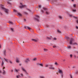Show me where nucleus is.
<instances>
[{
    "label": "nucleus",
    "mask_w": 78,
    "mask_h": 78,
    "mask_svg": "<svg viewBox=\"0 0 78 78\" xmlns=\"http://www.w3.org/2000/svg\"><path fill=\"white\" fill-rule=\"evenodd\" d=\"M76 22L77 23H78V20H76Z\"/></svg>",
    "instance_id": "52"
},
{
    "label": "nucleus",
    "mask_w": 78,
    "mask_h": 78,
    "mask_svg": "<svg viewBox=\"0 0 78 78\" xmlns=\"http://www.w3.org/2000/svg\"><path fill=\"white\" fill-rule=\"evenodd\" d=\"M68 48H69V49H70V48H72V47L70 46H68Z\"/></svg>",
    "instance_id": "24"
},
{
    "label": "nucleus",
    "mask_w": 78,
    "mask_h": 78,
    "mask_svg": "<svg viewBox=\"0 0 78 78\" xmlns=\"http://www.w3.org/2000/svg\"><path fill=\"white\" fill-rule=\"evenodd\" d=\"M41 7H42V6H41V5H38V8H41Z\"/></svg>",
    "instance_id": "30"
},
{
    "label": "nucleus",
    "mask_w": 78,
    "mask_h": 78,
    "mask_svg": "<svg viewBox=\"0 0 78 78\" xmlns=\"http://www.w3.org/2000/svg\"><path fill=\"white\" fill-rule=\"evenodd\" d=\"M48 69H51L52 70L55 69V68L53 67L52 65H49V66L48 67Z\"/></svg>",
    "instance_id": "6"
},
{
    "label": "nucleus",
    "mask_w": 78,
    "mask_h": 78,
    "mask_svg": "<svg viewBox=\"0 0 78 78\" xmlns=\"http://www.w3.org/2000/svg\"><path fill=\"white\" fill-rule=\"evenodd\" d=\"M3 75H5V74H6V71H5V70H3Z\"/></svg>",
    "instance_id": "16"
},
{
    "label": "nucleus",
    "mask_w": 78,
    "mask_h": 78,
    "mask_svg": "<svg viewBox=\"0 0 78 78\" xmlns=\"http://www.w3.org/2000/svg\"><path fill=\"white\" fill-rule=\"evenodd\" d=\"M40 78H45V76H40L39 77Z\"/></svg>",
    "instance_id": "19"
},
{
    "label": "nucleus",
    "mask_w": 78,
    "mask_h": 78,
    "mask_svg": "<svg viewBox=\"0 0 78 78\" xmlns=\"http://www.w3.org/2000/svg\"><path fill=\"white\" fill-rule=\"evenodd\" d=\"M20 75H17L16 76V78H20Z\"/></svg>",
    "instance_id": "29"
},
{
    "label": "nucleus",
    "mask_w": 78,
    "mask_h": 78,
    "mask_svg": "<svg viewBox=\"0 0 78 78\" xmlns=\"http://www.w3.org/2000/svg\"><path fill=\"white\" fill-rule=\"evenodd\" d=\"M49 25H46V28H48V27H49Z\"/></svg>",
    "instance_id": "33"
},
{
    "label": "nucleus",
    "mask_w": 78,
    "mask_h": 78,
    "mask_svg": "<svg viewBox=\"0 0 78 78\" xmlns=\"http://www.w3.org/2000/svg\"><path fill=\"white\" fill-rule=\"evenodd\" d=\"M72 1L73 2V1H74V0H72Z\"/></svg>",
    "instance_id": "61"
},
{
    "label": "nucleus",
    "mask_w": 78,
    "mask_h": 78,
    "mask_svg": "<svg viewBox=\"0 0 78 78\" xmlns=\"http://www.w3.org/2000/svg\"><path fill=\"white\" fill-rule=\"evenodd\" d=\"M9 63H10V64H12V62H11L10 60L9 61Z\"/></svg>",
    "instance_id": "42"
},
{
    "label": "nucleus",
    "mask_w": 78,
    "mask_h": 78,
    "mask_svg": "<svg viewBox=\"0 0 78 78\" xmlns=\"http://www.w3.org/2000/svg\"><path fill=\"white\" fill-rule=\"evenodd\" d=\"M25 14H28V13H26Z\"/></svg>",
    "instance_id": "59"
},
{
    "label": "nucleus",
    "mask_w": 78,
    "mask_h": 78,
    "mask_svg": "<svg viewBox=\"0 0 78 78\" xmlns=\"http://www.w3.org/2000/svg\"><path fill=\"white\" fill-rule=\"evenodd\" d=\"M50 65H48L47 64H46L45 65V67H49Z\"/></svg>",
    "instance_id": "21"
},
{
    "label": "nucleus",
    "mask_w": 78,
    "mask_h": 78,
    "mask_svg": "<svg viewBox=\"0 0 78 78\" xmlns=\"http://www.w3.org/2000/svg\"><path fill=\"white\" fill-rule=\"evenodd\" d=\"M46 14H47V15H48V14H49V12H46Z\"/></svg>",
    "instance_id": "41"
},
{
    "label": "nucleus",
    "mask_w": 78,
    "mask_h": 78,
    "mask_svg": "<svg viewBox=\"0 0 78 78\" xmlns=\"http://www.w3.org/2000/svg\"><path fill=\"white\" fill-rule=\"evenodd\" d=\"M18 15L19 16H22V14H21L20 13H18Z\"/></svg>",
    "instance_id": "14"
},
{
    "label": "nucleus",
    "mask_w": 78,
    "mask_h": 78,
    "mask_svg": "<svg viewBox=\"0 0 78 78\" xmlns=\"http://www.w3.org/2000/svg\"><path fill=\"white\" fill-rule=\"evenodd\" d=\"M55 65H56V66H58V63H57V62H55Z\"/></svg>",
    "instance_id": "40"
},
{
    "label": "nucleus",
    "mask_w": 78,
    "mask_h": 78,
    "mask_svg": "<svg viewBox=\"0 0 78 78\" xmlns=\"http://www.w3.org/2000/svg\"><path fill=\"white\" fill-rule=\"evenodd\" d=\"M73 48H75V47H73Z\"/></svg>",
    "instance_id": "58"
},
{
    "label": "nucleus",
    "mask_w": 78,
    "mask_h": 78,
    "mask_svg": "<svg viewBox=\"0 0 78 78\" xmlns=\"http://www.w3.org/2000/svg\"><path fill=\"white\" fill-rule=\"evenodd\" d=\"M15 70L16 72H19L20 70L19 69H15Z\"/></svg>",
    "instance_id": "13"
},
{
    "label": "nucleus",
    "mask_w": 78,
    "mask_h": 78,
    "mask_svg": "<svg viewBox=\"0 0 78 78\" xmlns=\"http://www.w3.org/2000/svg\"><path fill=\"white\" fill-rule=\"evenodd\" d=\"M0 59H1V58L0 57Z\"/></svg>",
    "instance_id": "63"
},
{
    "label": "nucleus",
    "mask_w": 78,
    "mask_h": 78,
    "mask_svg": "<svg viewBox=\"0 0 78 78\" xmlns=\"http://www.w3.org/2000/svg\"><path fill=\"white\" fill-rule=\"evenodd\" d=\"M37 60V58H35L32 59V61H35Z\"/></svg>",
    "instance_id": "15"
},
{
    "label": "nucleus",
    "mask_w": 78,
    "mask_h": 78,
    "mask_svg": "<svg viewBox=\"0 0 78 78\" xmlns=\"http://www.w3.org/2000/svg\"><path fill=\"white\" fill-rule=\"evenodd\" d=\"M20 75H21V76L22 77H23V73H21L20 74Z\"/></svg>",
    "instance_id": "36"
},
{
    "label": "nucleus",
    "mask_w": 78,
    "mask_h": 78,
    "mask_svg": "<svg viewBox=\"0 0 78 78\" xmlns=\"http://www.w3.org/2000/svg\"><path fill=\"white\" fill-rule=\"evenodd\" d=\"M43 9H44V10H47V8H45V7H44L43 8Z\"/></svg>",
    "instance_id": "34"
},
{
    "label": "nucleus",
    "mask_w": 78,
    "mask_h": 78,
    "mask_svg": "<svg viewBox=\"0 0 78 78\" xmlns=\"http://www.w3.org/2000/svg\"><path fill=\"white\" fill-rule=\"evenodd\" d=\"M0 73H2V71L0 70Z\"/></svg>",
    "instance_id": "57"
},
{
    "label": "nucleus",
    "mask_w": 78,
    "mask_h": 78,
    "mask_svg": "<svg viewBox=\"0 0 78 78\" xmlns=\"http://www.w3.org/2000/svg\"><path fill=\"white\" fill-rule=\"evenodd\" d=\"M73 6L74 7H76V4H74L73 5Z\"/></svg>",
    "instance_id": "47"
},
{
    "label": "nucleus",
    "mask_w": 78,
    "mask_h": 78,
    "mask_svg": "<svg viewBox=\"0 0 78 78\" xmlns=\"http://www.w3.org/2000/svg\"><path fill=\"white\" fill-rule=\"evenodd\" d=\"M3 64H4V62L3 61H2V67H3Z\"/></svg>",
    "instance_id": "28"
},
{
    "label": "nucleus",
    "mask_w": 78,
    "mask_h": 78,
    "mask_svg": "<svg viewBox=\"0 0 78 78\" xmlns=\"http://www.w3.org/2000/svg\"><path fill=\"white\" fill-rule=\"evenodd\" d=\"M70 56L71 57V58L72 57V56H73V55H72V54H71V55H70Z\"/></svg>",
    "instance_id": "44"
},
{
    "label": "nucleus",
    "mask_w": 78,
    "mask_h": 78,
    "mask_svg": "<svg viewBox=\"0 0 78 78\" xmlns=\"http://www.w3.org/2000/svg\"><path fill=\"white\" fill-rule=\"evenodd\" d=\"M6 50H4L3 53H4V55H6Z\"/></svg>",
    "instance_id": "17"
},
{
    "label": "nucleus",
    "mask_w": 78,
    "mask_h": 78,
    "mask_svg": "<svg viewBox=\"0 0 78 78\" xmlns=\"http://www.w3.org/2000/svg\"><path fill=\"white\" fill-rule=\"evenodd\" d=\"M44 51H48V50H47V49H45V48H44Z\"/></svg>",
    "instance_id": "31"
},
{
    "label": "nucleus",
    "mask_w": 78,
    "mask_h": 78,
    "mask_svg": "<svg viewBox=\"0 0 78 78\" xmlns=\"http://www.w3.org/2000/svg\"><path fill=\"white\" fill-rule=\"evenodd\" d=\"M48 0L49 1H50V0Z\"/></svg>",
    "instance_id": "64"
},
{
    "label": "nucleus",
    "mask_w": 78,
    "mask_h": 78,
    "mask_svg": "<svg viewBox=\"0 0 78 78\" xmlns=\"http://www.w3.org/2000/svg\"><path fill=\"white\" fill-rule=\"evenodd\" d=\"M4 59L5 61L6 62H8V59H6L5 58H4Z\"/></svg>",
    "instance_id": "23"
},
{
    "label": "nucleus",
    "mask_w": 78,
    "mask_h": 78,
    "mask_svg": "<svg viewBox=\"0 0 78 78\" xmlns=\"http://www.w3.org/2000/svg\"><path fill=\"white\" fill-rule=\"evenodd\" d=\"M56 46H53V48H56Z\"/></svg>",
    "instance_id": "45"
},
{
    "label": "nucleus",
    "mask_w": 78,
    "mask_h": 78,
    "mask_svg": "<svg viewBox=\"0 0 78 78\" xmlns=\"http://www.w3.org/2000/svg\"><path fill=\"white\" fill-rule=\"evenodd\" d=\"M70 77L71 78H73L72 76L71 75H70Z\"/></svg>",
    "instance_id": "50"
},
{
    "label": "nucleus",
    "mask_w": 78,
    "mask_h": 78,
    "mask_svg": "<svg viewBox=\"0 0 78 78\" xmlns=\"http://www.w3.org/2000/svg\"><path fill=\"white\" fill-rule=\"evenodd\" d=\"M69 44H71V45H78V43L76 42L73 43V42L74 40L73 38H71L70 39Z\"/></svg>",
    "instance_id": "2"
},
{
    "label": "nucleus",
    "mask_w": 78,
    "mask_h": 78,
    "mask_svg": "<svg viewBox=\"0 0 78 78\" xmlns=\"http://www.w3.org/2000/svg\"><path fill=\"white\" fill-rule=\"evenodd\" d=\"M69 17H73V18H74L75 19H76V17L75 16H73V15H71L70 14H69Z\"/></svg>",
    "instance_id": "10"
},
{
    "label": "nucleus",
    "mask_w": 78,
    "mask_h": 78,
    "mask_svg": "<svg viewBox=\"0 0 78 78\" xmlns=\"http://www.w3.org/2000/svg\"><path fill=\"white\" fill-rule=\"evenodd\" d=\"M66 39H68V41H70V40H70V39H69V37H66Z\"/></svg>",
    "instance_id": "26"
},
{
    "label": "nucleus",
    "mask_w": 78,
    "mask_h": 78,
    "mask_svg": "<svg viewBox=\"0 0 78 78\" xmlns=\"http://www.w3.org/2000/svg\"><path fill=\"white\" fill-rule=\"evenodd\" d=\"M2 48V46L1 45H0V48Z\"/></svg>",
    "instance_id": "53"
},
{
    "label": "nucleus",
    "mask_w": 78,
    "mask_h": 78,
    "mask_svg": "<svg viewBox=\"0 0 78 78\" xmlns=\"http://www.w3.org/2000/svg\"><path fill=\"white\" fill-rule=\"evenodd\" d=\"M0 6L1 9L4 10L6 14H8V12H9V10L8 9L5 8L4 6L2 4L0 5Z\"/></svg>",
    "instance_id": "1"
},
{
    "label": "nucleus",
    "mask_w": 78,
    "mask_h": 78,
    "mask_svg": "<svg viewBox=\"0 0 78 78\" xmlns=\"http://www.w3.org/2000/svg\"><path fill=\"white\" fill-rule=\"evenodd\" d=\"M20 8H25L26 7V6L25 5H23L21 3H20Z\"/></svg>",
    "instance_id": "7"
},
{
    "label": "nucleus",
    "mask_w": 78,
    "mask_h": 78,
    "mask_svg": "<svg viewBox=\"0 0 78 78\" xmlns=\"http://www.w3.org/2000/svg\"><path fill=\"white\" fill-rule=\"evenodd\" d=\"M11 30L12 31H13V29L11 28Z\"/></svg>",
    "instance_id": "46"
},
{
    "label": "nucleus",
    "mask_w": 78,
    "mask_h": 78,
    "mask_svg": "<svg viewBox=\"0 0 78 78\" xmlns=\"http://www.w3.org/2000/svg\"><path fill=\"white\" fill-rule=\"evenodd\" d=\"M11 72H13V70L11 69Z\"/></svg>",
    "instance_id": "51"
},
{
    "label": "nucleus",
    "mask_w": 78,
    "mask_h": 78,
    "mask_svg": "<svg viewBox=\"0 0 78 78\" xmlns=\"http://www.w3.org/2000/svg\"><path fill=\"white\" fill-rule=\"evenodd\" d=\"M16 62H17L19 63V59L18 58H17L16 59Z\"/></svg>",
    "instance_id": "22"
},
{
    "label": "nucleus",
    "mask_w": 78,
    "mask_h": 78,
    "mask_svg": "<svg viewBox=\"0 0 78 78\" xmlns=\"http://www.w3.org/2000/svg\"><path fill=\"white\" fill-rule=\"evenodd\" d=\"M53 39H54V40H56V38H53Z\"/></svg>",
    "instance_id": "48"
},
{
    "label": "nucleus",
    "mask_w": 78,
    "mask_h": 78,
    "mask_svg": "<svg viewBox=\"0 0 78 78\" xmlns=\"http://www.w3.org/2000/svg\"><path fill=\"white\" fill-rule=\"evenodd\" d=\"M29 61L30 59L28 58L26 59L24 61L25 62V63H26V64H27V63H28V62H29Z\"/></svg>",
    "instance_id": "8"
},
{
    "label": "nucleus",
    "mask_w": 78,
    "mask_h": 78,
    "mask_svg": "<svg viewBox=\"0 0 78 78\" xmlns=\"http://www.w3.org/2000/svg\"><path fill=\"white\" fill-rule=\"evenodd\" d=\"M21 65H22V64H20V66H21Z\"/></svg>",
    "instance_id": "60"
},
{
    "label": "nucleus",
    "mask_w": 78,
    "mask_h": 78,
    "mask_svg": "<svg viewBox=\"0 0 78 78\" xmlns=\"http://www.w3.org/2000/svg\"><path fill=\"white\" fill-rule=\"evenodd\" d=\"M76 28L77 29H78V26H76Z\"/></svg>",
    "instance_id": "54"
},
{
    "label": "nucleus",
    "mask_w": 78,
    "mask_h": 78,
    "mask_svg": "<svg viewBox=\"0 0 78 78\" xmlns=\"http://www.w3.org/2000/svg\"><path fill=\"white\" fill-rule=\"evenodd\" d=\"M21 70H22V71H23V72H26V71H27L25 69V68H23V67H22Z\"/></svg>",
    "instance_id": "11"
},
{
    "label": "nucleus",
    "mask_w": 78,
    "mask_h": 78,
    "mask_svg": "<svg viewBox=\"0 0 78 78\" xmlns=\"http://www.w3.org/2000/svg\"><path fill=\"white\" fill-rule=\"evenodd\" d=\"M13 11H14V12H17V10L15 9H14L13 10Z\"/></svg>",
    "instance_id": "39"
},
{
    "label": "nucleus",
    "mask_w": 78,
    "mask_h": 78,
    "mask_svg": "<svg viewBox=\"0 0 78 78\" xmlns=\"http://www.w3.org/2000/svg\"><path fill=\"white\" fill-rule=\"evenodd\" d=\"M28 10L29 11H30V12H31V10L28 9Z\"/></svg>",
    "instance_id": "56"
},
{
    "label": "nucleus",
    "mask_w": 78,
    "mask_h": 78,
    "mask_svg": "<svg viewBox=\"0 0 78 78\" xmlns=\"http://www.w3.org/2000/svg\"><path fill=\"white\" fill-rule=\"evenodd\" d=\"M5 69V67H3V69Z\"/></svg>",
    "instance_id": "55"
},
{
    "label": "nucleus",
    "mask_w": 78,
    "mask_h": 78,
    "mask_svg": "<svg viewBox=\"0 0 78 78\" xmlns=\"http://www.w3.org/2000/svg\"><path fill=\"white\" fill-rule=\"evenodd\" d=\"M25 74H26V75H28V73H27V71H26V72H24Z\"/></svg>",
    "instance_id": "35"
},
{
    "label": "nucleus",
    "mask_w": 78,
    "mask_h": 78,
    "mask_svg": "<svg viewBox=\"0 0 78 78\" xmlns=\"http://www.w3.org/2000/svg\"><path fill=\"white\" fill-rule=\"evenodd\" d=\"M57 31H58V33H61V31H60V30H58Z\"/></svg>",
    "instance_id": "27"
},
{
    "label": "nucleus",
    "mask_w": 78,
    "mask_h": 78,
    "mask_svg": "<svg viewBox=\"0 0 78 78\" xmlns=\"http://www.w3.org/2000/svg\"><path fill=\"white\" fill-rule=\"evenodd\" d=\"M7 3H8V4H9V5H11V3H10V2H7Z\"/></svg>",
    "instance_id": "37"
},
{
    "label": "nucleus",
    "mask_w": 78,
    "mask_h": 78,
    "mask_svg": "<svg viewBox=\"0 0 78 78\" xmlns=\"http://www.w3.org/2000/svg\"><path fill=\"white\" fill-rule=\"evenodd\" d=\"M58 17L60 19H62V16H58Z\"/></svg>",
    "instance_id": "25"
},
{
    "label": "nucleus",
    "mask_w": 78,
    "mask_h": 78,
    "mask_svg": "<svg viewBox=\"0 0 78 78\" xmlns=\"http://www.w3.org/2000/svg\"><path fill=\"white\" fill-rule=\"evenodd\" d=\"M35 17L37 18H34V19L35 20H37V21H39V18H40V17H39V16L36 15L35 16Z\"/></svg>",
    "instance_id": "3"
},
{
    "label": "nucleus",
    "mask_w": 78,
    "mask_h": 78,
    "mask_svg": "<svg viewBox=\"0 0 78 78\" xmlns=\"http://www.w3.org/2000/svg\"><path fill=\"white\" fill-rule=\"evenodd\" d=\"M37 65L38 66H41V67H44V65H43V64H41L38 63L37 64Z\"/></svg>",
    "instance_id": "9"
},
{
    "label": "nucleus",
    "mask_w": 78,
    "mask_h": 78,
    "mask_svg": "<svg viewBox=\"0 0 78 78\" xmlns=\"http://www.w3.org/2000/svg\"><path fill=\"white\" fill-rule=\"evenodd\" d=\"M57 2V0H53V2L54 3H55V2Z\"/></svg>",
    "instance_id": "20"
},
{
    "label": "nucleus",
    "mask_w": 78,
    "mask_h": 78,
    "mask_svg": "<svg viewBox=\"0 0 78 78\" xmlns=\"http://www.w3.org/2000/svg\"><path fill=\"white\" fill-rule=\"evenodd\" d=\"M24 28L26 29H28V30H30V31H33V30L32 29H31L30 27H28V26H25Z\"/></svg>",
    "instance_id": "4"
},
{
    "label": "nucleus",
    "mask_w": 78,
    "mask_h": 78,
    "mask_svg": "<svg viewBox=\"0 0 78 78\" xmlns=\"http://www.w3.org/2000/svg\"><path fill=\"white\" fill-rule=\"evenodd\" d=\"M47 39H49V40H50V39H51V38L49 37H47Z\"/></svg>",
    "instance_id": "38"
},
{
    "label": "nucleus",
    "mask_w": 78,
    "mask_h": 78,
    "mask_svg": "<svg viewBox=\"0 0 78 78\" xmlns=\"http://www.w3.org/2000/svg\"><path fill=\"white\" fill-rule=\"evenodd\" d=\"M25 21V20H25V19H24Z\"/></svg>",
    "instance_id": "62"
},
{
    "label": "nucleus",
    "mask_w": 78,
    "mask_h": 78,
    "mask_svg": "<svg viewBox=\"0 0 78 78\" xmlns=\"http://www.w3.org/2000/svg\"><path fill=\"white\" fill-rule=\"evenodd\" d=\"M73 12H76V10H74V9H73Z\"/></svg>",
    "instance_id": "43"
},
{
    "label": "nucleus",
    "mask_w": 78,
    "mask_h": 78,
    "mask_svg": "<svg viewBox=\"0 0 78 78\" xmlns=\"http://www.w3.org/2000/svg\"><path fill=\"white\" fill-rule=\"evenodd\" d=\"M44 51H48V50H47V49H45V48H44Z\"/></svg>",
    "instance_id": "32"
},
{
    "label": "nucleus",
    "mask_w": 78,
    "mask_h": 78,
    "mask_svg": "<svg viewBox=\"0 0 78 78\" xmlns=\"http://www.w3.org/2000/svg\"><path fill=\"white\" fill-rule=\"evenodd\" d=\"M9 23H10V24H11L12 25H13V22H12V21H9Z\"/></svg>",
    "instance_id": "18"
},
{
    "label": "nucleus",
    "mask_w": 78,
    "mask_h": 78,
    "mask_svg": "<svg viewBox=\"0 0 78 78\" xmlns=\"http://www.w3.org/2000/svg\"><path fill=\"white\" fill-rule=\"evenodd\" d=\"M59 73L61 75V76L62 78L63 77V71L62 70L59 69Z\"/></svg>",
    "instance_id": "5"
},
{
    "label": "nucleus",
    "mask_w": 78,
    "mask_h": 78,
    "mask_svg": "<svg viewBox=\"0 0 78 78\" xmlns=\"http://www.w3.org/2000/svg\"><path fill=\"white\" fill-rule=\"evenodd\" d=\"M32 41H34V42H37V40L34 39H32Z\"/></svg>",
    "instance_id": "12"
},
{
    "label": "nucleus",
    "mask_w": 78,
    "mask_h": 78,
    "mask_svg": "<svg viewBox=\"0 0 78 78\" xmlns=\"http://www.w3.org/2000/svg\"><path fill=\"white\" fill-rule=\"evenodd\" d=\"M41 12H43V13H44V11H43V10H41Z\"/></svg>",
    "instance_id": "49"
}]
</instances>
